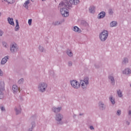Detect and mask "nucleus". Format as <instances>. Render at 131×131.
Instances as JSON below:
<instances>
[{"instance_id":"obj_32","label":"nucleus","mask_w":131,"mask_h":131,"mask_svg":"<svg viewBox=\"0 0 131 131\" xmlns=\"http://www.w3.org/2000/svg\"><path fill=\"white\" fill-rule=\"evenodd\" d=\"M128 62V59L127 58H124L123 60V63L124 64L125 63H127Z\"/></svg>"},{"instance_id":"obj_16","label":"nucleus","mask_w":131,"mask_h":131,"mask_svg":"<svg viewBox=\"0 0 131 131\" xmlns=\"http://www.w3.org/2000/svg\"><path fill=\"white\" fill-rule=\"evenodd\" d=\"M105 16H106L105 12H101L98 14V19H102V18H104Z\"/></svg>"},{"instance_id":"obj_6","label":"nucleus","mask_w":131,"mask_h":131,"mask_svg":"<svg viewBox=\"0 0 131 131\" xmlns=\"http://www.w3.org/2000/svg\"><path fill=\"white\" fill-rule=\"evenodd\" d=\"M5 89V82L0 80V99H4V90Z\"/></svg>"},{"instance_id":"obj_39","label":"nucleus","mask_w":131,"mask_h":131,"mask_svg":"<svg viewBox=\"0 0 131 131\" xmlns=\"http://www.w3.org/2000/svg\"><path fill=\"white\" fill-rule=\"evenodd\" d=\"M69 66H72V62H69Z\"/></svg>"},{"instance_id":"obj_38","label":"nucleus","mask_w":131,"mask_h":131,"mask_svg":"<svg viewBox=\"0 0 131 131\" xmlns=\"http://www.w3.org/2000/svg\"><path fill=\"white\" fill-rule=\"evenodd\" d=\"M1 110H2V111H5V107L1 106Z\"/></svg>"},{"instance_id":"obj_13","label":"nucleus","mask_w":131,"mask_h":131,"mask_svg":"<svg viewBox=\"0 0 131 131\" xmlns=\"http://www.w3.org/2000/svg\"><path fill=\"white\" fill-rule=\"evenodd\" d=\"M123 74H125V75H129L131 74V70L129 68H126L122 71Z\"/></svg>"},{"instance_id":"obj_20","label":"nucleus","mask_w":131,"mask_h":131,"mask_svg":"<svg viewBox=\"0 0 131 131\" xmlns=\"http://www.w3.org/2000/svg\"><path fill=\"white\" fill-rule=\"evenodd\" d=\"M30 126L31 127H30L29 128L28 131H32V130H33V128H34L35 127V122H32L31 123V124L30 125Z\"/></svg>"},{"instance_id":"obj_36","label":"nucleus","mask_w":131,"mask_h":131,"mask_svg":"<svg viewBox=\"0 0 131 131\" xmlns=\"http://www.w3.org/2000/svg\"><path fill=\"white\" fill-rule=\"evenodd\" d=\"M4 75V73L3 72V71L0 69V76H3Z\"/></svg>"},{"instance_id":"obj_34","label":"nucleus","mask_w":131,"mask_h":131,"mask_svg":"<svg viewBox=\"0 0 131 131\" xmlns=\"http://www.w3.org/2000/svg\"><path fill=\"white\" fill-rule=\"evenodd\" d=\"M39 50L40 52H43V47H42L41 46H39Z\"/></svg>"},{"instance_id":"obj_11","label":"nucleus","mask_w":131,"mask_h":131,"mask_svg":"<svg viewBox=\"0 0 131 131\" xmlns=\"http://www.w3.org/2000/svg\"><path fill=\"white\" fill-rule=\"evenodd\" d=\"M89 12L91 13V14H95V12H96V7L93 5L91 6L89 8Z\"/></svg>"},{"instance_id":"obj_15","label":"nucleus","mask_w":131,"mask_h":131,"mask_svg":"<svg viewBox=\"0 0 131 131\" xmlns=\"http://www.w3.org/2000/svg\"><path fill=\"white\" fill-rule=\"evenodd\" d=\"M9 60V56H5L4 58H3L2 59L1 61V64L2 65H5L7 62H8V60Z\"/></svg>"},{"instance_id":"obj_43","label":"nucleus","mask_w":131,"mask_h":131,"mask_svg":"<svg viewBox=\"0 0 131 131\" xmlns=\"http://www.w3.org/2000/svg\"><path fill=\"white\" fill-rule=\"evenodd\" d=\"M0 16H2V13L0 12Z\"/></svg>"},{"instance_id":"obj_44","label":"nucleus","mask_w":131,"mask_h":131,"mask_svg":"<svg viewBox=\"0 0 131 131\" xmlns=\"http://www.w3.org/2000/svg\"><path fill=\"white\" fill-rule=\"evenodd\" d=\"M43 2H45V1H46V0H42Z\"/></svg>"},{"instance_id":"obj_8","label":"nucleus","mask_w":131,"mask_h":131,"mask_svg":"<svg viewBox=\"0 0 131 131\" xmlns=\"http://www.w3.org/2000/svg\"><path fill=\"white\" fill-rule=\"evenodd\" d=\"M18 50H19V47L17 43H13L10 46V52L13 53V54L17 53V52H18Z\"/></svg>"},{"instance_id":"obj_19","label":"nucleus","mask_w":131,"mask_h":131,"mask_svg":"<svg viewBox=\"0 0 131 131\" xmlns=\"http://www.w3.org/2000/svg\"><path fill=\"white\" fill-rule=\"evenodd\" d=\"M98 106L99 109H100L101 110H104V109H105V105L102 102H99Z\"/></svg>"},{"instance_id":"obj_9","label":"nucleus","mask_w":131,"mask_h":131,"mask_svg":"<svg viewBox=\"0 0 131 131\" xmlns=\"http://www.w3.org/2000/svg\"><path fill=\"white\" fill-rule=\"evenodd\" d=\"M12 93L14 95H18L20 93V88L17 85H13L12 88Z\"/></svg>"},{"instance_id":"obj_17","label":"nucleus","mask_w":131,"mask_h":131,"mask_svg":"<svg viewBox=\"0 0 131 131\" xmlns=\"http://www.w3.org/2000/svg\"><path fill=\"white\" fill-rule=\"evenodd\" d=\"M62 108L61 107H56L55 106L52 107V111L55 112V113H58V112H60Z\"/></svg>"},{"instance_id":"obj_22","label":"nucleus","mask_w":131,"mask_h":131,"mask_svg":"<svg viewBox=\"0 0 131 131\" xmlns=\"http://www.w3.org/2000/svg\"><path fill=\"white\" fill-rule=\"evenodd\" d=\"M15 22L16 25L14 28V30L15 31H19V29H20V26H19V21H18V20H16Z\"/></svg>"},{"instance_id":"obj_4","label":"nucleus","mask_w":131,"mask_h":131,"mask_svg":"<svg viewBox=\"0 0 131 131\" xmlns=\"http://www.w3.org/2000/svg\"><path fill=\"white\" fill-rule=\"evenodd\" d=\"M109 33L107 30H103L99 34V39L101 41H105L108 38Z\"/></svg>"},{"instance_id":"obj_25","label":"nucleus","mask_w":131,"mask_h":131,"mask_svg":"<svg viewBox=\"0 0 131 131\" xmlns=\"http://www.w3.org/2000/svg\"><path fill=\"white\" fill-rule=\"evenodd\" d=\"M67 54L69 57H72L73 56V53L70 49H68L67 51Z\"/></svg>"},{"instance_id":"obj_5","label":"nucleus","mask_w":131,"mask_h":131,"mask_svg":"<svg viewBox=\"0 0 131 131\" xmlns=\"http://www.w3.org/2000/svg\"><path fill=\"white\" fill-rule=\"evenodd\" d=\"M70 82L73 89H74L75 90H78V89L80 88V84L78 81L76 80H71Z\"/></svg>"},{"instance_id":"obj_29","label":"nucleus","mask_w":131,"mask_h":131,"mask_svg":"<svg viewBox=\"0 0 131 131\" xmlns=\"http://www.w3.org/2000/svg\"><path fill=\"white\" fill-rule=\"evenodd\" d=\"M110 100L112 102V103L114 105L115 104V100H114V98H112V97H110Z\"/></svg>"},{"instance_id":"obj_40","label":"nucleus","mask_w":131,"mask_h":131,"mask_svg":"<svg viewBox=\"0 0 131 131\" xmlns=\"http://www.w3.org/2000/svg\"><path fill=\"white\" fill-rule=\"evenodd\" d=\"M128 115H129V116H131V111H129Z\"/></svg>"},{"instance_id":"obj_31","label":"nucleus","mask_w":131,"mask_h":131,"mask_svg":"<svg viewBox=\"0 0 131 131\" xmlns=\"http://www.w3.org/2000/svg\"><path fill=\"white\" fill-rule=\"evenodd\" d=\"M62 23L59 21H56L55 22L53 23V25H60V24H61Z\"/></svg>"},{"instance_id":"obj_35","label":"nucleus","mask_w":131,"mask_h":131,"mask_svg":"<svg viewBox=\"0 0 131 131\" xmlns=\"http://www.w3.org/2000/svg\"><path fill=\"white\" fill-rule=\"evenodd\" d=\"M121 114V111L118 110L117 113V115H120Z\"/></svg>"},{"instance_id":"obj_30","label":"nucleus","mask_w":131,"mask_h":131,"mask_svg":"<svg viewBox=\"0 0 131 131\" xmlns=\"http://www.w3.org/2000/svg\"><path fill=\"white\" fill-rule=\"evenodd\" d=\"M117 93L119 97H120V98H121V97H122V93L121 92V91H120V90H119L117 91Z\"/></svg>"},{"instance_id":"obj_3","label":"nucleus","mask_w":131,"mask_h":131,"mask_svg":"<svg viewBox=\"0 0 131 131\" xmlns=\"http://www.w3.org/2000/svg\"><path fill=\"white\" fill-rule=\"evenodd\" d=\"M38 91L40 93H45L48 89V84L45 82H42L38 84Z\"/></svg>"},{"instance_id":"obj_7","label":"nucleus","mask_w":131,"mask_h":131,"mask_svg":"<svg viewBox=\"0 0 131 131\" xmlns=\"http://www.w3.org/2000/svg\"><path fill=\"white\" fill-rule=\"evenodd\" d=\"M80 3L79 0H67V5L68 7H72V6H77L78 4Z\"/></svg>"},{"instance_id":"obj_21","label":"nucleus","mask_w":131,"mask_h":131,"mask_svg":"<svg viewBox=\"0 0 131 131\" xmlns=\"http://www.w3.org/2000/svg\"><path fill=\"white\" fill-rule=\"evenodd\" d=\"M108 79L112 84H114V83H115V80H114V77L113 76L110 75L108 76Z\"/></svg>"},{"instance_id":"obj_27","label":"nucleus","mask_w":131,"mask_h":131,"mask_svg":"<svg viewBox=\"0 0 131 131\" xmlns=\"http://www.w3.org/2000/svg\"><path fill=\"white\" fill-rule=\"evenodd\" d=\"M3 46L5 47V48H9V44L7 43V42H2Z\"/></svg>"},{"instance_id":"obj_37","label":"nucleus","mask_w":131,"mask_h":131,"mask_svg":"<svg viewBox=\"0 0 131 131\" xmlns=\"http://www.w3.org/2000/svg\"><path fill=\"white\" fill-rule=\"evenodd\" d=\"M3 34H4V32H3V31L0 30V36H2Z\"/></svg>"},{"instance_id":"obj_12","label":"nucleus","mask_w":131,"mask_h":131,"mask_svg":"<svg viewBox=\"0 0 131 131\" xmlns=\"http://www.w3.org/2000/svg\"><path fill=\"white\" fill-rule=\"evenodd\" d=\"M72 29L73 31H74L75 32H77V33H80L81 32V30H80L79 28L76 26H73L72 27Z\"/></svg>"},{"instance_id":"obj_33","label":"nucleus","mask_w":131,"mask_h":131,"mask_svg":"<svg viewBox=\"0 0 131 131\" xmlns=\"http://www.w3.org/2000/svg\"><path fill=\"white\" fill-rule=\"evenodd\" d=\"M32 23V19H29L28 24L30 26H31Z\"/></svg>"},{"instance_id":"obj_23","label":"nucleus","mask_w":131,"mask_h":131,"mask_svg":"<svg viewBox=\"0 0 131 131\" xmlns=\"http://www.w3.org/2000/svg\"><path fill=\"white\" fill-rule=\"evenodd\" d=\"M3 3H7V4L12 5L15 3V0H2Z\"/></svg>"},{"instance_id":"obj_2","label":"nucleus","mask_w":131,"mask_h":131,"mask_svg":"<svg viewBox=\"0 0 131 131\" xmlns=\"http://www.w3.org/2000/svg\"><path fill=\"white\" fill-rule=\"evenodd\" d=\"M79 84L80 88H81L82 90H86L90 84V78L88 77H85L80 80Z\"/></svg>"},{"instance_id":"obj_41","label":"nucleus","mask_w":131,"mask_h":131,"mask_svg":"<svg viewBox=\"0 0 131 131\" xmlns=\"http://www.w3.org/2000/svg\"><path fill=\"white\" fill-rule=\"evenodd\" d=\"M90 128L91 129H94V127L93 126H90Z\"/></svg>"},{"instance_id":"obj_45","label":"nucleus","mask_w":131,"mask_h":131,"mask_svg":"<svg viewBox=\"0 0 131 131\" xmlns=\"http://www.w3.org/2000/svg\"><path fill=\"white\" fill-rule=\"evenodd\" d=\"M130 86L131 87V84H130Z\"/></svg>"},{"instance_id":"obj_42","label":"nucleus","mask_w":131,"mask_h":131,"mask_svg":"<svg viewBox=\"0 0 131 131\" xmlns=\"http://www.w3.org/2000/svg\"><path fill=\"white\" fill-rule=\"evenodd\" d=\"M126 124H127V125H128V124H129V122H126Z\"/></svg>"},{"instance_id":"obj_1","label":"nucleus","mask_w":131,"mask_h":131,"mask_svg":"<svg viewBox=\"0 0 131 131\" xmlns=\"http://www.w3.org/2000/svg\"><path fill=\"white\" fill-rule=\"evenodd\" d=\"M67 0H63L59 4L58 9L60 10V12L62 17L65 18L69 17V7L67 5Z\"/></svg>"},{"instance_id":"obj_28","label":"nucleus","mask_w":131,"mask_h":131,"mask_svg":"<svg viewBox=\"0 0 131 131\" xmlns=\"http://www.w3.org/2000/svg\"><path fill=\"white\" fill-rule=\"evenodd\" d=\"M24 82V79L23 78H21L18 81V84H22V83H23Z\"/></svg>"},{"instance_id":"obj_24","label":"nucleus","mask_w":131,"mask_h":131,"mask_svg":"<svg viewBox=\"0 0 131 131\" xmlns=\"http://www.w3.org/2000/svg\"><path fill=\"white\" fill-rule=\"evenodd\" d=\"M110 27H116L117 26V22L115 21H112L110 24Z\"/></svg>"},{"instance_id":"obj_14","label":"nucleus","mask_w":131,"mask_h":131,"mask_svg":"<svg viewBox=\"0 0 131 131\" xmlns=\"http://www.w3.org/2000/svg\"><path fill=\"white\" fill-rule=\"evenodd\" d=\"M31 2H33V0H27V1H26V3L24 4V7L26 9H28V8H29V5H30V3H31Z\"/></svg>"},{"instance_id":"obj_18","label":"nucleus","mask_w":131,"mask_h":131,"mask_svg":"<svg viewBox=\"0 0 131 131\" xmlns=\"http://www.w3.org/2000/svg\"><path fill=\"white\" fill-rule=\"evenodd\" d=\"M8 23L12 26H15V23H14V19L13 18L8 17L7 19Z\"/></svg>"},{"instance_id":"obj_26","label":"nucleus","mask_w":131,"mask_h":131,"mask_svg":"<svg viewBox=\"0 0 131 131\" xmlns=\"http://www.w3.org/2000/svg\"><path fill=\"white\" fill-rule=\"evenodd\" d=\"M15 110L16 114H19V113H21V107L20 106L18 107H15Z\"/></svg>"},{"instance_id":"obj_10","label":"nucleus","mask_w":131,"mask_h":131,"mask_svg":"<svg viewBox=\"0 0 131 131\" xmlns=\"http://www.w3.org/2000/svg\"><path fill=\"white\" fill-rule=\"evenodd\" d=\"M63 119V116L60 114L56 115L55 119L59 124H62V119Z\"/></svg>"}]
</instances>
